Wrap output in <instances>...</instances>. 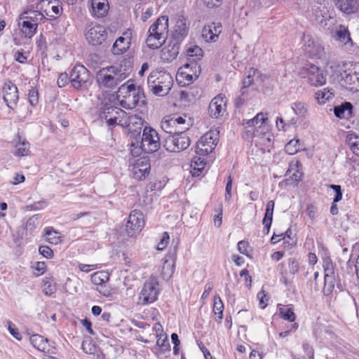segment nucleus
<instances>
[{"label":"nucleus","mask_w":359,"mask_h":359,"mask_svg":"<svg viewBox=\"0 0 359 359\" xmlns=\"http://www.w3.org/2000/svg\"><path fill=\"white\" fill-rule=\"evenodd\" d=\"M132 69L131 61L123 60L119 65L100 69L96 75V81L100 86L114 88L129 76Z\"/></svg>","instance_id":"obj_1"},{"label":"nucleus","mask_w":359,"mask_h":359,"mask_svg":"<svg viewBox=\"0 0 359 359\" xmlns=\"http://www.w3.org/2000/svg\"><path fill=\"white\" fill-rule=\"evenodd\" d=\"M117 97L121 107L126 109L144 107L147 104L142 87H136L130 80L118 88Z\"/></svg>","instance_id":"obj_2"},{"label":"nucleus","mask_w":359,"mask_h":359,"mask_svg":"<svg viewBox=\"0 0 359 359\" xmlns=\"http://www.w3.org/2000/svg\"><path fill=\"white\" fill-rule=\"evenodd\" d=\"M330 68H340V83L348 90L359 92V62L351 63L348 67L346 62H342L341 67L338 62L328 64Z\"/></svg>","instance_id":"obj_3"},{"label":"nucleus","mask_w":359,"mask_h":359,"mask_svg":"<svg viewBox=\"0 0 359 359\" xmlns=\"http://www.w3.org/2000/svg\"><path fill=\"white\" fill-rule=\"evenodd\" d=\"M149 35L146 40L148 47L151 49L160 48L168 35V18L161 16L151 25L148 31Z\"/></svg>","instance_id":"obj_4"},{"label":"nucleus","mask_w":359,"mask_h":359,"mask_svg":"<svg viewBox=\"0 0 359 359\" xmlns=\"http://www.w3.org/2000/svg\"><path fill=\"white\" fill-rule=\"evenodd\" d=\"M161 142L158 133L151 127H145L142 132L140 148L145 153H154L160 148Z\"/></svg>","instance_id":"obj_5"},{"label":"nucleus","mask_w":359,"mask_h":359,"mask_svg":"<svg viewBox=\"0 0 359 359\" xmlns=\"http://www.w3.org/2000/svg\"><path fill=\"white\" fill-rule=\"evenodd\" d=\"M158 294V283L156 278H149L142 286L139 294L138 304L146 305L152 303L157 299Z\"/></svg>","instance_id":"obj_6"},{"label":"nucleus","mask_w":359,"mask_h":359,"mask_svg":"<svg viewBox=\"0 0 359 359\" xmlns=\"http://www.w3.org/2000/svg\"><path fill=\"white\" fill-rule=\"evenodd\" d=\"M219 140V133L209 131L203 135L197 142L196 153L199 156H206L212 153Z\"/></svg>","instance_id":"obj_7"},{"label":"nucleus","mask_w":359,"mask_h":359,"mask_svg":"<svg viewBox=\"0 0 359 359\" xmlns=\"http://www.w3.org/2000/svg\"><path fill=\"white\" fill-rule=\"evenodd\" d=\"M85 36L90 44L97 46L106 40L107 32L102 25L91 23L86 28Z\"/></svg>","instance_id":"obj_8"},{"label":"nucleus","mask_w":359,"mask_h":359,"mask_svg":"<svg viewBox=\"0 0 359 359\" xmlns=\"http://www.w3.org/2000/svg\"><path fill=\"white\" fill-rule=\"evenodd\" d=\"M90 79L89 71L81 65L73 67L69 75V81L75 89H81Z\"/></svg>","instance_id":"obj_9"},{"label":"nucleus","mask_w":359,"mask_h":359,"mask_svg":"<svg viewBox=\"0 0 359 359\" xmlns=\"http://www.w3.org/2000/svg\"><path fill=\"white\" fill-rule=\"evenodd\" d=\"M304 50L311 58H322L325 54V48L318 39H313L310 35L304 36Z\"/></svg>","instance_id":"obj_10"},{"label":"nucleus","mask_w":359,"mask_h":359,"mask_svg":"<svg viewBox=\"0 0 359 359\" xmlns=\"http://www.w3.org/2000/svg\"><path fill=\"white\" fill-rule=\"evenodd\" d=\"M144 226V215L140 210H133L126 223V229L129 236H135L140 233Z\"/></svg>","instance_id":"obj_11"},{"label":"nucleus","mask_w":359,"mask_h":359,"mask_svg":"<svg viewBox=\"0 0 359 359\" xmlns=\"http://www.w3.org/2000/svg\"><path fill=\"white\" fill-rule=\"evenodd\" d=\"M182 60L181 58V86L191 83L200 72V66L197 62L184 63Z\"/></svg>","instance_id":"obj_12"},{"label":"nucleus","mask_w":359,"mask_h":359,"mask_svg":"<svg viewBox=\"0 0 359 359\" xmlns=\"http://www.w3.org/2000/svg\"><path fill=\"white\" fill-rule=\"evenodd\" d=\"M180 33L176 31L172 34V39L168 44L161 50V57L164 60L172 61L175 59L180 53Z\"/></svg>","instance_id":"obj_13"},{"label":"nucleus","mask_w":359,"mask_h":359,"mask_svg":"<svg viewBox=\"0 0 359 359\" xmlns=\"http://www.w3.org/2000/svg\"><path fill=\"white\" fill-rule=\"evenodd\" d=\"M309 83L313 86H321L326 83V76L322 69L315 65H309L304 68Z\"/></svg>","instance_id":"obj_14"},{"label":"nucleus","mask_w":359,"mask_h":359,"mask_svg":"<svg viewBox=\"0 0 359 359\" xmlns=\"http://www.w3.org/2000/svg\"><path fill=\"white\" fill-rule=\"evenodd\" d=\"M3 98L8 107L14 109L19 98L18 88L11 81L5 83L2 88Z\"/></svg>","instance_id":"obj_15"},{"label":"nucleus","mask_w":359,"mask_h":359,"mask_svg":"<svg viewBox=\"0 0 359 359\" xmlns=\"http://www.w3.org/2000/svg\"><path fill=\"white\" fill-rule=\"evenodd\" d=\"M266 78V75L262 74L259 70L252 67L250 68L245 72V77L243 81V88H247L252 85L260 86Z\"/></svg>","instance_id":"obj_16"},{"label":"nucleus","mask_w":359,"mask_h":359,"mask_svg":"<svg viewBox=\"0 0 359 359\" xmlns=\"http://www.w3.org/2000/svg\"><path fill=\"white\" fill-rule=\"evenodd\" d=\"M161 128L170 135H179L180 115L174 114L165 116L161 121Z\"/></svg>","instance_id":"obj_17"},{"label":"nucleus","mask_w":359,"mask_h":359,"mask_svg":"<svg viewBox=\"0 0 359 359\" xmlns=\"http://www.w3.org/2000/svg\"><path fill=\"white\" fill-rule=\"evenodd\" d=\"M222 29V27L220 22H212L207 25L202 29V37L205 42H215L218 40Z\"/></svg>","instance_id":"obj_18"},{"label":"nucleus","mask_w":359,"mask_h":359,"mask_svg":"<svg viewBox=\"0 0 359 359\" xmlns=\"http://www.w3.org/2000/svg\"><path fill=\"white\" fill-rule=\"evenodd\" d=\"M225 96L219 94L211 100L209 104L208 111L212 117L217 118L218 117L222 116L225 111Z\"/></svg>","instance_id":"obj_19"},{"label":"nucleus","mask_w":359,"mask_h":359,"mask_svg":"<svg viewBox=\"0 0 359 359\" xmlns=\"http://www.w3.org/2000/svg\"><path fill=\"white\" fill-rule=\"evenodd\" d=\"M333 37L336 41L340 43L347 49L354 46L348 29L344 25H340L337 27Z\"/></svg>","instance_id":"obj_20"},{"label":"nucleus","mask_w":359,"mask_h":359,"mask_svg":"<svg viewBox=\"0 0 359 359\" xmlns=\"http://www.w3.org/2000/svg\"><path fill=\"white\" fill-rule=\"evenodd\" d=\"M184 49L185 57L188 61L186 63H192V62H197L203 55V51L198 46L192 44L187 45Z\"/></svg>","instance_id":"obj_21"},{"label":"nucleus","mask_w":359,"mask_h":359,"mask_svg":"<svg viewBox=\"0 0 359 359\" xmlns=\"http://www.w3.org/2000/svg\"><path fill=\"white\" fill-rule=\"evenodd\" d=\"M109 6L107 0H91L90 13L97 18L104 17L108 11Z\"/></svg>","instance_id":"obj_22"},{"label":"nucleus","mask_w":359,"mask_h":359,"mask_svg":"<svg viewBox=\"0 0 359 359\" xmlns=\"http://www.w3.org/2000/svg\"><path fill=\"white\" fill-rule=\"evenodd\" d=\"M336 6L344 13L349 15L358 11L359 4L358 0H337Z\"/></svg>","instance_id":"obj_23"},{"label":"nucleus","mask_w":359,"mask_h":359,"mask_svg":"<svg viewBox=\"0 0 359 359\" xmlns=\"http://www.w3.org/2000/svg\"><path fill=\"white\" fill-rule=\"evenodd\" d=\"M353 106L349 102H342L333 109L334 114L339 118H348L353 116Z\"/></svg>","instance_id":"obj_24"},{"label":"nucleus","mask_w":359,"mask_h":359,"mask_svg":"<svg viewBox=\"0 0 359 359\" xmlns=\"http://www.w3.org/2000/svg\"><path fill=\"white\" fill-rule=\"evenodd\" d=\"M274 207L275 203L273 201H269L266 203L264 216L262 219V224L264 225L263 231L265 234H268L269 233L273 221Z\"/></svg>","instance_id":"obj_25"},{"label":"nucleus","mask_w":359,"mask_h":359,"mask_svg":"<svg viewBox=\"0 0 359 359\" xmlns=\"http://www.w3.org/2000/svg\"><path fill=\"white\" fill-rule=\"evenodd\" d=\"M130 45V38L120 36L114 42L111 51L114 55H121L129 48Z\"/></svg>","instance_id":"obj_26"},{"label":"nucleus","mask_w":359,"mask_h":359,"mask_svg":"<svg viewBox=\"0 0 359 359\" xmlns=\"http://www.w3.org/2000/svg\"><path fill=\"white\" fill-rule=\"evenodd\" d=\"M20 18L21 20L19 22L20 30L25 35V36L31 38L36 33L38 25H36V22L29 21L22 16H20Z\"/></svg>","instance_id":"obj_27"},{"label":"nucleus","mask_w":359,"mask_h":359,"mask_svg":"<svg viewBox=\"0 0 359 359\" xmlns=\"http://www.w3.org/2000/svg\"><path fill=\"white\" fill-rule=\"evenodd\" d=\"M126 114V112L121 108L112 105L110 102H106L102 108L100 116H116L121 117Z\"/></svg>","instance_id":"obj_28"},{"label":"nucleus","mask_w":359,"mask_h":359,"mask_svg":"<svg viewBox=\"0 0 359 359\" xmlns=\"http://www.w3.org/2000/svg\"><path fill=\"white\" fill-rule=\"evenodd\" d=\"M30 342L32 346L39 351L49 353L50 351L48 341L39 334H33L30 337Z\"/></svg>","instance_id":"obj_29"},{"label":"nucleus","mask_w":359,"mask_h":359,"mask_svg":"<svg viewBox=\"0 0 359 359\" xmlns=\"http://www.w3.org/2000/svg\"><path fill=\"white\" fill-rule=\"evenodd\" d=\"M177 257V248H175L172 254L169 253L165 257V259L163 266V272L165 275H168L169 276H172L173 273V268L175 266Z\"/></svg>","instance_id":"obj_30"},{"label":"nucleus","mask_w":359,"mask_h":359,"mask_svg":"<svg viewBox=\"0 0 359 359\" xmlns=\"http://www.w3.org/2000/svg\"><path fill=\"white\" fill-rule=\"evenodd\" d=\"M134 176L138 180H142L147 176L150 171V164L147 161L144 164L143 161L137 162L134 166Z\"/></svg>","instance_id":"obj_31"},{"label":"nucleus","mask_w":359,"mask_h":359,"mask_svg":"<svg viewBox=\"0 0 359 359\" xmlns=\"http://www.w3.org/2000/svg\"><path fill=\"white\" fill-rule=\"evenodd\" d=\"M189 168V172L192 176H199L205 168L204 159L196 156L194 160H191Z\"/></svg>","instance_id":"obj_32"},{"label":"nucleus","mask_w":359,"mask_h":359,"mask_svg":"<svg viewBox=\"0 0 359 359\" xmlns=\"http://www.w3.org/2000/svg\"><path fill=\"white\" fill-rule=\"evenodd\" d=\"M316 99L318 104H324L334 95L333 89L324 88L316 93Z\"/></svg>","instance_id":"obj_33"},{"label":"nucleus","mask_w":359,"mask_h":359,"mask_svg":"<svg viewBox=\"0 0 359 359\" xmlns=\"http://www.w3.org/2000/svg\"><path fill=\"white\" fill-rule=\"evenodd\" d=\"M179 135H169L165 140L164 147L166 150L177 152L179 149Z\"/></svg>","instance_id":"obj_34"},{"label":"nucleus","mask_w":359,"mask_h":359,"mask_svg":"<svg viewBox=\"0 0 359 359\" xmlns=\"http://www.w3.org/2000/svg\"><path fill=\"white\" fill-rule=\"evenodd\" d=\"M20 16L26 18L29 21H31L32 22H36V25L42 20V19L44 18V14L42 11H29L25 12L20 15Z\"/></svg>","instance_id":"obj_35"},{"label":"nucleus","mask_w":359,"mask_h":359,"mask_svg":"<svg viewBox=\"0 0 359 359\" xmlns=\"http://www.w3.org/2000/svg\"><path fill=\"white\" fill-rule=\"evenodd\" d=\"M291 108L294 113L299 117H305L308 111L306 104L299 101L292 103Z\"/></svg>","instance_id":"obj_36"},{"label":"nucleus","mask_w":359,"mask_h":359,"mask_svg":"<svg viewBox=\"0 0 359 359\" xmlns=\"http://www.w3.org/2000/svg\"><path fill=\"white\" fill-rule=\"evenodd\" d=\"M56 291V285L51 278H45L43 280V292L46 295H51Z\"/></svg>","instance_id":"obj_37"},{"label":"nucleus","mask_w":359,"mask_h":359,"mask_svg":"<svg viewBox=\"0 0 359 359\" xmlns=\"http://www.w3.org/2000/svg\"><path fill=\"white\" fill-rule=\"evenodd\" d=\"M302 147L298 139L291 140L285 147V150L289 155L295 154L300 151Z\"/></svg>","instance_id":"obj_38"},{"label":"nucleus","mask_w":359,"mask_h":359,"mask_svg":"<svg viewBox=\"0 0 359 359\" xmlns=\"http://www.w3.org/2000/svg\"><path fill=\"white\" fill-rule=\"evenodd\" d=\"M109 280V274L103 272V271H98L95 273H93L91 276V281L95 285H102V283H104Z\"/></svg>","instance_id":"obj_39"},{"label":"nucleus","mask_w":359,"mask_h":359,"mask_svg":"<svg viewBox=\"0 0 359 359\" xmlns=\"http://www.w3.org/2000/svg\"><path fill=\"white\" fill-rule=\"evenodd\" d=\"M279 314L283 319L291 323L294 322L296 319L292 308H280Z\"/></svg>","instance_id":"obj_40"},{"label":"nucleus","mask_w":359,"mask_h":359,"mask_svg":"<svg viewBox=\"0 0 359 359\" xmlns=\"http://www.w3.org/2000/svg\"><path fill=\"white\" fill-rule=\"evenodd\" d=\"M242 124L246 126V128H248L245 132L246 138H252L255 131L257 130V127H256L252 118L243 119Z\"/></svg>","instance_id":"obj_41"},{"label":"nucleus","mask_w":359,"mask_h":359,"mask_svg":"<svg viewBox=\"0 0 359 359\" xmlns=\"http://www.w3.org/2000/svg\"><path fill=\"white\" fill-rule=\"evenodd\" d=\"M334 287V276H324L323 292L325 294H330Z\"/></svg>","instance_id":"obj_42"},{"label":"nucleus","mask_w":359,"mask_h":359,"mask_svg":"<svg viewBox=\"0 0 359 359\" xmlns=\"http://www.w3.org/2000/svg\"><path fill=\"white\" fill-rule=\"evenodd\" d=\"M149 89L155 95L164 96L169 93L171 88L168 87V86H161L155 84L154 86H151Z\"/></svg>","instance_id":"obj_43"},{"label":"nucleus","mask_w":359,"mask_h":359,"mask_svg":"<svg viewBox=\"0 0 359 359\" xmlns=\"http://www.w3.org/2000/svg\"><path fill=\"white\" fill-rule=\"evenodd\" d=\"M156 84L161 86H168V87L171 88L172 85V79L171 75L166 72L162 71L160 78L156 81Z\"/></svg>","instance_id":"obj_44"},{"label":"nucleus","mask_w":359,"mask_h":359,"mask_svg":"<svg viewBox=\"0 0 359 359\" xmlns=\"http://www.w3.org/2000/svg\"><path fill=\"white\" fill-rule=\"evenodd\" d=\"M29 144L28 142H26L25 140L22 142H20V140L19 142L15 146L17 148V151L15 153V154L18 156H27L28 154V151H29Z\"/></svg>","instance_id":"obj_45"},{"label":"nucleus","mask_w":359,"mask_h":359,"mask_svg":"<svg viewBox=\"0 0 359 359\" xmlns=\"http://www.w3.org/2000/svg\"><path fill=\"white\" fill-rule=\"evenodd\" d=\"M297 122V118H292L287 123H285L283 118L279 117L277 118L276 120V126L279 130L285 131L287 130V127H289L291 125H294Z\"/></svg>","instance_id":"obj_46"},{"label":"nucleus","mask_w":359,"mask_h":359,"mask_svg":"<svg viewBox=\"0 0 359 359\" xmlns=\"http://www.w3.org/2000/svg\"><path fill=\"white\" fill-rule=\"evenodd\" d=\"M224 305L219 297H215L213 310L219 319L222 318L223 316Z\"/></svg>","instance_id":"obj_47"},{"label":"nucleus","mask_w":359,"mask_h":359,"mask_svg":"<svg viewBox=\"0 0 359 359\" xmlns=\"http://www.w3.org/2000/svg\"><path fill=\"white\" fill-rule=\"evenodd\" d=\"M287 266H288V270L290 274L295 275L299 268V264L297 260L295 258L290 257L287 261Z\"/></svg>","instance_id":"obj_48"},{"label":"nucleus","mask_w":359,"mask_h":359,"mask_svg":"<svg viewBox=\"0 0 359 359\" xmlns=\"http://www.w3.org/2000/svg\"><path fill=\"white\" fill-rule=\"evenodd\" d=\"M170 241L169 234L167 232H164L161 234L160 241L156 245L157 250H163L168 245Z\"/></svg>","instance_id":"obj_49"},{"label":"nucleus","mask_w":359,"mask_h":359,"mask_svg":"<svg viewBox=\"0 0 359 359\" xmlns=\"http://www.w3.org/2000/svg\"><path fill=\"white\" fill-rule=\"evenodd\" d=\"M161 72L162 71L156 69L150 73L147 79L149 88H151V86H154L155 84H156V81L160 78Z\"/></svg>","instance_id":"obj_50"},{"label":"nucleus","mask_w":359,"mask_h":359,"mask_svg":"<svg viewBox=\"0 0 359 359\" xmlns=\"http://www.w3.org/2000/svg\"><path fill=\"white\" fill-rule=\"evenodd\" d=\"M216 214L214 216V224L217 227H219L222 223V205H219V206L215 210Z\"/></svg>","instance_id":"obj_51"},{"label":"nucleus","mask_w":359,"mask_h":359,"mask_svg":"<svg viewBox=\"0 0 359 359\" xmlns=\"http://www.w3.org/2000/svg\"><path fill=\"white\" fill-rule=\"evenodd\" d=\"M193 124L194 119L191 117L186 114H184L183 117L181 116V130H187Z\"/></svg>","instance_id":"obj_52"},{"label":"nucleus","mask_w":359,"mask_h":359,"mask_svg":"<svg viewBox=\"0 0 359 359\" xmlns=\"http://www.w3.org/2000/svg\"><path fill=\"white\" fill-rule=\"evenodd\" d=\"M238 250L240 253L249 256L251 251L249 243L245 241H241L238 243Z\"/></svg>","instance_id":"obj_53"},{"label":"nucleus","mask_w":359,"mask_h":359,"mask_svg":"<svg viewBox=\"0 0 359 359\" xmlns=\"http://www.w3.org/2000/svg\"><path fill=\"white\" fill-rule=\"evenodd\" d=\"M39 3L37 4L36 8L42 11L47 16L53 17V15L50 14V11L48 8H44L45 3H47V6H50L52 4V0H38Z\"/></svg>","instance_id":"obj_54"},{"label":"nucleus","mask_w":359,"mask_h":359,"mask_svg":"<svg viewBox=\"0 0 359 359\" xmlns=\"http://www.w3.org/2000/svg\"><path fill=\"white\" fill-rule=\"evenodd\" d=\"M349 142L353 153L359 156V137H350Z\"/></svg>","instance_id":"obj_55"},{"label":"nucleus","mask_w":359,"mask_h":359,"mask_svg":"<svg viewBox=\"0 0 359 359\" xmlns=\"http://www.w3.org/2000/svg\"><path fill=\"white\" fill-rule=\"evenodd\" d=\"M330 188L335 192V196L334 197L333 201L338 203L342 199V191L340 185L330 184Z\"/></svg>","instance_id":"obj_56"},{"label":"nucleus","mask_w":359,"mask_h":359,"mask_svg":"<svg viewBox=\"0 0 359 359\" xmlns=\"http://www.w3.org/2000/svg\"><path fill=\"white\" fill-rule=\"evenodd\" d=\"M233 178L231 175H229L227 182L225 188V200L229 201L231 198V189H232Z\"/></svg>","instance_id":"obj_57"},{"label":"nucleus","mask_w":359,"mask_h":359,"mask_svg":"<svg viewBox=\"0 0 359 359\" xmlns=\"http://www.w3.org/2000/svg\"><path fill=\"white\" fill-rule=\"evenodd\" d=\"M29 102L32 106H36L39 102V94L36 90L32 88L28 93Z\"/></svg>","instance_id":"obj_58"},{"label":"nucleus","mask_w":359,"mask_h":359,"mask_svg":"<svg viewBox=\"0 0 359 359\" xmlns=\"http://www.w3.org/2000/svg\"><path fill=\"white\" fill-rule=\"evenodd\" d=\"M44 8H48L50 11V14L53 15V18H55L56 15H60L62 11V8L59 7L58 5H55V2L52 1V4L50 6H47V3H45Z\"/></svg>","instance_id":"obj_59"},{"label":"nucleus","mask_w":359,"mask_h":359,"mask_svg":"<svg viewBox=\"0 0 359 359\" xmlns=\"http://www.w3.org/2000/svg\"><path fill=\"white\" fill-rule=\"evenodd\" d=\"M267 119L266 114L258 113L253 118L255 124L257 128H260Z\"/></svg>","instance_id":"obj_60"},{"label":"nucleus","mask_w":359,"mask_h":359,"mask_svg":"<svg viewBox=\"0 0 359 359\" xmlns=\"http://www.w3.org/2000/svg\"><path fill=\"white\" fill-rule=\"evenodd\" d=\"M39 251L46 258L50 259L53 257V251L48 246H40Z\"/></svg>","instance_id":"obj_61"},{"label":"nucleus","mask_w":359,"mask_h":359,"mask_svg":"<svg viewBox=\"0 0 359 359\" xmlns=\"http://www.w3.org/2000/svg\"><path fill=\"white\" fill-rule=\"evenodd\" d=\"M69 81V76L67 73H61L57 79V85L60 88L65 86Z\"/></svg>","instance_id":"obj_62"},{"label":"nucleus","mask_w":359,"mask_h":359,"mask_svg":"<svg viewBox=\"0 0 359 359\" xmlns=\"http://www.w3.org/2000/svg\"><path fill=\"white\" fill-rule=\"evenodd\" d=\"M128 124H136L137 126H142L143 123V119L138 115H131L128 117Z\"/></svg>","instance_id":"obj_63"},{"label":"nucleus","mask_w":359,"mask_h":359,"mask_svg":"<svg viewBox=\"0 0 359 359\" xmlns=\"http://www.w3.org/2000/svg\"><path fill=\"white\" fill-rule=\"evenodd\" d=\"M34 269L37 271L35 273L36 275L41 276L45 273L46 270V264L44 262H37L35 263Z\"/></svg>","instance_id":"obj_64"}]
</instances>
